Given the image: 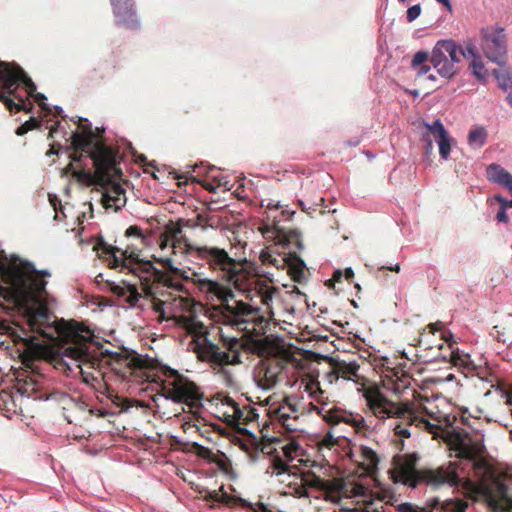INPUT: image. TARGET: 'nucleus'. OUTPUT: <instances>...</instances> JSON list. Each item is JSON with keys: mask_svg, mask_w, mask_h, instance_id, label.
<instances>
[{"mask_svg": "<svg viewBox=\"0 0 512 512\" xmlns=\"http://www.w3.org/2000/svg\"><path fill=\"white\" fill-rule=\"evenodd\" d=\"M458 55L459 59L461 57L467 58L472 57V59L479 55L475 44L472 41L465 42L464 48L458 46Z\"/></svg>", "mask_w": 512, "mask_h": 512, "instance_id": "43", "label": "nucleus"}, {"mask_svg": "<svg viewBox=\"0 0 512 512\" xmlns=\"http://www.w3.org/2000/svg\"><path fill=\"white\" fill-rule=\"evenodd\" d=\"M305 391L310 397L314 398L315 401L322 406L329 403V399L325 396V390L320 386V382L317 379H311L305 384Z\"/></svg>", "mask_w": 512, "mask_h": 512, "instance_id": "32", "label": "nucleus"}, {"mask_svg": "<svg viewBox=\"0 0 512 512\" xmlns=\"http://www.w3.org/2000/svg\"><path fill=\"white\" fill-rule=\"evenodd\" d=\"M487 138V132L483 127H476L472 129L468 134V142L470 145H477L482 147Z\"/></svg>", "mask_w": 512, "mask_h": 512, "instance_id": "37", "label": "nucleus"}, {"mask_svg": "<svg viewBox=\"0 0 512 512\" xmlns=\"http://www.w3.org/2000/svg\"><path fill=\"white\" fill-rule=\"evenodd\" d=\"M470 69L478 80H480L482 82L486 81L485 73H484V64L481 60L480 55H478L472 59V62L470 64Z\"/></svg>", "mask_w": 512, "mask_h": 512, "instance_id": "39", "label": "nucleus"}, {"mask_svg": "<svg viewBox=\"0 0 512 512\" xmlns=\"http://www.w3.org/2000/svg\"><path fill=\"white\" fill-rule=\"evenodd\" d=\"M222 346L220 347L208 339L198 345L203 358L219 366L239 364L241 363V351L253 352L255 350V342L244 341L236 337L222 336Z\"/></svg>", "mask_w": 512, "mask_h": 512, "instance_id": "10", "label": "nucleus"}, {"mask_svg": "<svg viewBox=\"0 0 512 512\" xmlns=\"http://www.w3.org/2000/svg\"><path fill=\"white\" fill-rule=\"evenodd\" d=\"M441 340L443 341L441 344H439L438 346V354L434 356V359L436 360H442L443 361V358H442V355L443 354H448V351H447V341L446 340H449V341H454L453 340V335L448 332V335L446 333H442L441 335Z\"/></svg>", "mask_w": 512, "mask_h": 512, "instance_id": "46", "label": "nucleus"}, {"mask_svg": "<svg viewBox=\"0 0 512 512\" xmlns=\"http://www.w3.org/2000/svg\"><path fill=\"white\" fill-rule=\"evenodd\" d=\"M196 250L197 259L216 276V279L202 277L197 272H193L190 279L202 292L213 294L221 300L216 310L218 321L240 330H248L247 324H262L265 321L259 307H253L243 301L229 304V299L234 297L233 291L220 281L243 292L251 301L259 298L265 307L264 313L273 315L272 301L278 289L273 286L270 279L259 276L246 258L234 257L225 247L209 243Z\"/></svg>", "mask_w": 512, "mask_h": 512, "instance_id": "1", "label": "nucleus"}, {"mask_svg": "<svg viewBox=\"0 0 512 512\" xmlns=\"http://www.w3.org/2000/svg\"><path fill=\"white\" fill-rule=\"evenodd\" d=\"M233 414L229 417L232 418L230 421L235 425H247L258 418L257 410L251 406L240 407L237 403H232Z\"/></svg>", "mask_w": 512, "mask_h": 512, "instance_id": "27", "label": "nucleus"}, {"mask_svg": "<svg viewBox=\"0 0 512 512\" xmlns=\"http://www.w3.org/2000/svg\"><path fill=\"white\" fill-rule=\"evenodd\" d=\"M422 8L420 4H416L408 8L406 18L408 22H413L421 14Z\"/></svg>", "mask_w": 512, "mask_h": 512, "instance_id": "49", "label": "nucleus"}, {"mask_svg": "<svg viewBox=\"0 0 512 512\" xmlns=\"http://www.w3.org/2000/svg\"><path fill=\"white\" fill-rule=\"evenodd\" d=\"M203 244L191 243L189 239L181 234L176 240L171 243V248L175 253L176 249H179L181 253L197 258V250L202 248Z\"/></svg>", "mask_w": 512, "mask_h": 512, "instance_id": "31", "label": "nucleus"}, {"mask_svg": "<svg viewBox=\"0 0 512 512\" xmlns=\"http://www.w3.org/2000/svg\"><path fill=\"white\" fill-rule=\"evenodd\" d=\"M278 382L277 372L270 367H264L259 371L258 385L265 389H272Z\"/></svg>", "mask_w": 512, "mask_h": 512, "instance_id": "33", "label": "nucleus"}, {"mask_svg": "<svg viewBox=\"0 0 512 512\" xmlns=\"http://www.w3.org/2000/svg\"><path fill=\"white\" fill-rule=\"evenodd\" d=\"M308 411H313L316 414L322 416L323 419L330 425L345 423L352 426L356 432H362L367 429L366 421L362 415L354 414L339 407L325 410L323 407H319L310 402L308 405Z\"/></svg>", "mask_w": 512, "mask_h": 512, "instance_id": "17", "label": "nucleus"}, {"mask_svg": "<svg viewBox=\"0 0 512 512\" xmlns=\"http://www.w3.org/2000/svg\"><path fill=\"white\" fill-rule=\"evenodd\" d=\"M121 176L122 172L120 174H113L107 182L99 184V186L104 189L102 203L106 209L110 208L114 211H118L126 204L125 189L121 184L112 181L113 178H120ZM93 185H98V183H94Z\"/></svg>", "mask_w": 512, "mask_h": 512, "instance_id": "20", "label": "nucleus"}, {"mask_svg": "<svg viewBox=\"0 0 512 512\" xmlns=\"http://www.w3.org/2000/svg\"><path fill=\"white\" fill-rule=\"evenodd\" d=\"M298 449V445L295 443H290L285 445L282 450L285 457H287L289 460L293 459V453Z\"/></svg>", "mask_w": 512, "mask_h": 512, "instance_id": "51", "label": "nucleus"}, {"mask_svg": "<svg viewBox=\"0 0 512 512\" xmlns=\"http://www.w3.org/2000/svg\"><path fill=\"white\" fill-rule=\"evenodd\" d=\"M112 6L115 22L127 29H136L140 26L134 0H109Z\"/></svg>", "mask_w": 512, "mask_h": 512, "instance_id": "21", "label": "nucleus"}, {"mask_svg": "<svg viewBox=\"0 0 512 512\" xmlns=\"http://www.w3.org/2000/svg\"><path fill=\"white\" fill-rule=\"evenodd\" d=\"M386 270H390V271H394V272L398 273L400 271V264L397 263L394 266H381L379 268V272L386 271Z\"/></svg>", "mask_w": 512, "mask_h": 512, "instance_id": "60", "label": "nucleus"}, {"mask_svg": "<svg viewBox=\"0 0 512 512\" xmlns=\"http://www.w3.org/2000/svg\"><path fill=\"white\" fill-rule=\"evenodd\" d=\"M417 457L409 454L403 457L397 466L400 481L410 487H416L419 484H426L433 488H439L444 485L452 486L458 483V463L449 462L446 466L437 469H416Z\"/></svg>", "mask_w": 512, "mask_h": 512, "instance_id": "8", "label": "nucleus"}, {"mask_svg": "<svg viewBox=\"0 0 512 512\" xmlns=\"http://www.w3.org/2000/svg\"><path fill=\"white\" fill-rule=\"evenodd\" d=\"M461 486L466 492L469 494H477L480 492V487L471 479L467 478L464 481L459 477V481L457 484L452 485L451 487H459Z\"/></svg>", "mask_w": 512, "mask_h": 512, "instance_id": "45", "label": "nucleus"}, {"mask_svg": "<svg viewBox=\"0 0 512 512\" xmlns=\"http://www.w3.org/2000/svg\"><path fill=\"white\" fill-rule=\"evenodd\" d=\"M430 62L441 77L452 79L458 73L460 62L456 42L439 40L432 49Z\"/></svg>", "mask_w": 512, "mask_h": 512, "instance_id": "12", "label": "nucleus"}, {"mask_svg": "<svg viewBox=\"0 0 512 512\" xmlns=\"http://www.w3.org/2000/svg\"><path fill=\"white\" fill-rule=\"evenodd\" d=\"M496 219L499 222L507 223L509 221V217L506 213V210L500 207V210L498 211L496 215Z\"/></svg>", "mask_w": 512, "mask_h": 512, "instance_id": "57", "label": "nucleus"}, {"mask_svg": "<svg viewBox=\"0 0 512 512\" xmlns=\"http://www.w3.org/2000/svg\"><path fill=\"white\" fill-rule=\"evenodd\" d=\"M438 145H439V153L440 156L446 160L450 154L451 151V141L452 139L446 135L443 138L437 139Z\"/></svg>", "mask_w": 512, "mask_h": 512, "instance_id": "44", "label": "nucleus"}, {"mask_svg": "<svg viewBox=\"0 0 512 512\" xmlns=\"http://www.w3.org/2000/svg\"><path fill=\"white\" fill-rule=\"evenodd\" d=\"M173 300L175 302L178 301L179 302V306H182L186 310H189V311L191 310V307L193 306V304H192L190 299L182 297L181 295H179L178 297L173 298Z\"/></svg>", "mask_w": 512, "mask_h": 512, "instance_id": "54", "label": "nucleus"}, {"mask_svg": "<svg viewBox=\"0 0 512 512\" xmlns=\"http://www.w3.org/2000/svg\"><path fill=\"white\" fill-rule=\"evenodd\" d=\"M493 200L500 204V207L507 210L508 208H512V199L507 200L503 196L497 194L493 197Z\"/></svg>", "mask_w": 512, "mask_h": 512, "instance_id": "52", "label": "nucleus"}, {"mask_svg": "<svg viewBox=\"0 0 512 512\" xmlns=\"http://www.w3.org/2000/svg\"><path fill=\"white\" fill-rule=\"evenodd\" d=\"M158 262L168 271H177V269L173 265V260L171 258H161L158 260Z\"/></svg>", "mask_w": 512, "mask_h": 512, "instance_id": "55", "label": "nucleus"}, {"mask_svg": "<svg viewBox=\"0 0 512 512\" xmlns=\"http://www.w3.org/2000/svg\"><path fill=\"white\" fill-rule=\"evenodd\" d=\"M480 47L490 61L500 66L506 64L507 43L502 28L487 27L482 29Z\"/></svg>", "mask_w": 512, "mask_h": 512, "instance_id": "13", "label": "nucleus"}, {"mask_svg": "<svg viewBox=\"0 0 512 512\" xmlns=\"http://www.w3.org/2000/svg\"><path fill=\"white\" fill-rule=\"evenodd\" d=\"M161 383L162 395L175 403L184 404L189 412L197 416L203 408L204 393L190 379L176 370L167 369Z\"/></svg>", "mask_w": 512, "mask_h": 512, "instance_id": "9", "label": "nucleus"}, {"mask_svg": "<svg viewBox=\"0 0 512 512\" xmlns=\"http://www.w3.org/2000/svg\"><path fill=\"white\" fill-rule=\"evenodd\" d=\"M276 232L275 238L277 243L284 249H288V252H300L303 250L304 245L302 242L301 234L297 230H284L279 228L277 223H273Z\"/></svg>", "mask_w": 512, "mask_h": 512, "instance_id": "23", "label": "nucleus"}, {"mask_svg": "<svg viewBox=\"0 0 512 512\" xmlns=\"http://www.w3.org/2000/svg\"><path fill=\"white\" fill-rule=\"evenodd\" d=\"M423 141L426 142V145H425V154L426 155H430L433 151V143H432V140L429 138L428 135H424L423 136Z\"/></svg>", "mask_w": 512, "mask_h": 512, "instance_id": "56", "label": "nucleus"}, {"mask_svg": "<svg viewBox=\"0 0 512 512\" xmlns=\"http://www.w3.org/2000/svg\"><path fill=\"white\" fill-rule=\"evenodd\" d=\"M326 359L329 362V371L325 373L324 379L328 382V384L337 383L339 380V375L335 365V359L332 357H326Z\"/></svg>", "mask_w": 512, "mask_h": 512, "instance_id": "41", "label": "nucleus"}, {"mask_svg": "<svg viewBox=\"0 0 512 512\" xmlns=\"http://www.w3.org/2000/svg\"><path fill=\"white\" fill-rule=\"evenodd\" d=\"M58 126H59V122H57L55 125L51 126L50 131L48 133V139L53 138V135L57 131Z\"/></svg>", "mask_w": 512, "mask_h": 512, "instance_id": "64", "label": "nucleus"}, {"mask_svg": "<svg viewBox=\"0 0 512 512\" xmlns=\"http://www.w3.org/2000/svg\"><path fill=\"white\" fill-rule=\"evenodd\" d=\"M193 446L198 456L206 459L210 463L216 464L217 467L224 473H227L231 468L230 461L227 459L224 453L216 454L209 448L204 447L198 443H194Z\"/></svg>", "mask_w": 512, "mask_h": 512, "instance_id": "24", "label": "nucleus"}, {"mask_svg": "<svg viewBox=\"0 0 512 512\" xmlns=\"http://www.w3.org/2000/svg\"><path fill=\"white\" fill-rule=\"evenodd\" d=\"M290 466L286 461L282 459L281 456L275 455L272 457L270 465L266 469V474L270 476H276L281 477L285 476L288 478H294L295 480H298V477L291 473Z\"/></svg>", "mask_w": 512, "mask_h": 512, "instance_id": "28", "label": "nucleus"}, {"mask_svg": "<svg viewBox=\"0 0 512 512\" xmlns=\"http://www.w3.org/2000/svg\"><path fill=\"white\" fill-rule=\"evenodd\" d=\"M79 131L72 133L70 162L63 169V175L70 174L77 182L91 186L103 184L111 175L120 174L118 148L108 146L103 141L104 128L94 131L87 119H79Z\"/></svg>", "mask_w": 512, "mask_h": 512, "instance_id": "3", "label": "nucleus"}, {"mask_svg": "<svg viewBox=\"0 0 512 512\" xmlns=\"http://www.w3.org/2000/svg\"><path fill=\"white\" fill-rule=\"evenodd\" d=\"M204 500L229 505L234 500V497L227 494L224 487L221 486L219 490L207 491Z\"/></svg>", "mask_w": 512, "mask_h": 512, "instance_id": "35", "label": "nucleus"}, {"mask_svg": "<svg viewBox=\"0 0 512 512\" xmlns=\"http://www.w3.org/2000/svg\"><path fill=\"white\" fill-rule=\"evenodd\" d=\"M373 416L394 431L400 438H410L416 433L426 431L437 434L439 425L431 423L426 416L427 409L413 401H393L379 388L369 387L363 394Z\"/></svg>", "mask_w": 512, "mask_h": 512, "instance_id": "5", "label": "nucleus"}, {"mask_svg": "<svg viewBox=\"0 0 512 512\" xmlns=\"http://www.w3.org/2000/svg\"><path fill=\"white\" fill-rule=\"evenodd\" d=\"M486 174L490 181L505 187L512 195V174L495 163L487 167Z\"/></svg>", "mask_w": 512, "mask_h": 512, "instance_id": "26", "label": "nucleus"}, {"mask_svg": "<svg viewBox=\"0 0 512 512\" xmlns=\"http://www.w3.org/2000/svg\"><path fill=\"white\" fill-rule=\"evenodd\" d=\"M47 271H38L28 261L6 265L0 262V299L12 307L27 313V325L31 332L45 335L44 324L49 320L48 310L43 305L46 295ZM3 307V304L0 303Z\"/></svg>", "mask_w": 512, "mask_h": 512, "instance_id": "4", "label": "nucleus"}, {"mask_svg": "<svg viewBox=\"0 0 512 512\" xmlns=\"http://www.w3.org/2000/svg\"><path fill=\"white\" fill-rule=\"evenodd\" d=\"M61 145L59 143H54L50 146V149L46 152L47 157H51L53 155H58Z\"/></svg>", "mask_w": 512, "mask_h": 512, "instance_id": "58", "label": "nucleus"}, {"mask_svg": "<svg viewBox=\"0 0 512 512\" xmlns=\"http://www.w3.org/2000/svg\"><path fill=\"white\" fill-rule=\"evenodd\" d=\"M209 217L203 214H198L195 222L192 224L190 220H186L185 227L195 228L201 227L205 229L208 226Z\"/></svg>", "mask_w": 512, "mask_h": 512, "instance_id": "47", "label": "nucleus"}, {"mask_svg": "<svg viewBox=\"0 0 512 512\" xmlns=\"http://www.w3.org/2000/svg\"><path fill=\"white\" fill-rule=\"evenodd\" d=\"M170 242L172 243V241L170 239H168V237H166L165 234H163V233L160 234L159 246H160L161 249H165L169 245L171 246Z\"/></svg>", "mask_w": 512, "mask_h": 512, "instance_id": "59", "label": "nucleus"}, {"mask_svg": "<svg viewBox=\"0 0 512 512\" xmlns=\"http://www.w3.org/2000/svg\"><path fill=\"white\" fill-rule=\"evenodd\" d=\"M343 483L340 480H323L320 491H324L332 499L333 493H338L343 489Z\"/></svg>", "mask_w": 512, "mask_h": 512, "instance_id": "38", "label": "nucleus"}, {"mask_svg": "<svg viewBox=\"0 0 512 512\" xmlns=\"http://www.w3.org/2000/svg\"><path fill=\"white\" fill-rule=\"evenodd\" d=\"M300 414L297 398L292 395L284 397L276 407L269 409L270 419L289 433L299 431Z\"/></svg>", "mask_w": 512, "mask_h": 512, "instance_id": "15", "label": "nucleus"}, {"mask_svg": "<svg viewBox=\"0 0 512 512\" xmlns=\"http://www.w3.org/2000/svg\"><path fill=\"white\" fill-rule=\"evenodd\" d=\"M131 274L140 279L143 290L151 296L159 293L161 287L177 292L184 290V286L179 280L157 269L151 261H142Z\"/></svg>", "mask_w": 512, "mask_h": 512, "instance_id": "11", "label": "nucleus"}, {"mask_svg": "<svg viewBox=\"0 0 512 512\" xmlns=\"http://www.w3.org/2000/svg\"><path fill=\"white\" fill-rule=\"evenodd\" d=\"M20 85H23L27 98L33 97L44 111H50L45 103V95L36 92L35 83L25 71L16 63L0 60V102L11 112H30L33 105L30 102L27 105L25 98L17 93Z\"/></svg>", "mask_w": 512, "mask_h": 512, "instance_id": "6", "label": "nucleus"}, {"mask_svg": "<svg viewBox=\"0 0 512 512\" xmlns=\"http://www.w3.org/2000/svg\"><path fill=\"white\" fill-rule=\"evenodd\" d=\"M446 341L448 354L442 355L443 361L450 362L464 371L473 372L476 369V365L472 361L471 356L467 353L461 352L457 348V343L455 341Z\"/></svg>", "mask_w": 512, "mask_h": 512, "instance_id": "22", "label": "nucleus"}, {"mask_svg": "<svg viewBox=\"0 0 512 512\" xmlns=\"http://www.w3.org/2000/svg\"><path fill=\"white\" fill-rule=\"evenodd\" d=\"M504 396L506 398V405L512 408V394L508 391H504Z\"/></svg>", "mask_w": 512, "mask_h": 512, "instance_id": "63", "label": "nucleus"}, {"mask_svg": "<svg viewBox=\"0 0 512 512\" xmlns=\"http://www.w3.org/2000/svg\"><path fill=\"white\" fill-rule=\"evenodd\" d=\"M343 275L348 282H352V279L354 278V271L352 270V268H347L344 271Z\"/></svg>", "mask_w": 512, "mask_h": 512, "instance_id": "61", "label": "nucleus"}, {"mask_svg": "<svg viewBox=\"0 0 512 512\" xmlns=\"http://www.w3.org/2000/svg\"><path fill=\"white\" fill-rule=\"evenodd\" d=\"M429 71H430V66L422 64V65H420V68H419V71H418V75H425Z\"/></svg>", "mask_w": 512, "mask_h": 512, "instance_id": "62", "label": "nucleus"}, {"mask_svg": "<svg viewBox=\"0 0 512 512\" xmlns=\"http://www.w3.org/2000/svg\"><path fill=\"white\" fill-rule=\"evenodd\" d=\"M212 179L215 182V185L208 181H205L203 184V187L210 192H215L218 187L223 185V183H222L223 177L217 175V176H212Z\"/></svg>", "mask_w": 512, "mask_h": 512, "instance_id": "50", "label": "nucleus"}, {"mask_svg": "<svg viewBox=\"0 0 512 512\" xmlns=\"http://www.w3.org/2000/svg\"><path fill=\"white\" fill-rule=\"evenodd\" d=\"M299 479V484L295 482V494L298 497L308 496L307 488H315L317 490H321L323 480L321 477L317 476L313 471L309 470L303 472Z\"/></svg>", "mask_w": 512, "mask_h": 512, "instance_id": "25", "label": "nucleus"}, {"mask_svg": "<svg viewBox=\"0 0 512 512\" xmlns=\"http://www.w3.org/2000/svg\"><path fill=\"white\" fill-rule=\"evenodd\" d=\"M430 60L429 54L426 51H418L412 59V67H417Z\"/></svg>", "mask_w": 512, "mask_h": 512, "instance_id": "48", "label": "nucleus"}, {"mask_svg": "<svg viewBox=\"0 0 512 512\" xmlns=\"http://www.w3.org/2000/svg\"><path fill=\"white\" fill-rule=\"evenodd\" d=\"M185 220L179 219L178 221L170 220L164 227L163 234L168 237L172 242L176 240L183 232Z\"/></svg>", "mask_w": 512, "mask_h": 512, "instance_id": "34", "label": "nucleus"}, {"mask_svg": "<svg viewBox=\"0 0 512 512\" xmlns=\"http://www.w3.org/2000/svg\"><path fill=\"white\" fill-rule=\"evenodd\" d=\"M41 126V121L31 117L29 120L21 124L15 131L18 136H23L31 130L38 129Z\"/></svg>", "mask_w": 512, "mask_h": 512, "instance_id": "40", "label": "nucleus"}, {"mask_svg": "<svg viewBox=\"0 0 512 512\" xmlns=\"http://www.w3.org/2000/svg\"><path fill=\"white\" fill-rule=\"evenodd\" d=\"M452 448L455 451L456 457L471 461L474 470L486 471L488 469L486 461L481 457L483 446L478 441L458 437L454 441Z\"/></svg>", "mask_w": 512, "mask_h": 512, "instance_id": "19", "label": "nucleus"}, {"mask_svg": "<svg viewBox=\"0 0 512 512\" xmlns=\"http://www.w3.org/2000/svg\"><path fill=\"white\" fill-rule=\"evenodd\" d=\"M111 292L118 297L124 298L126 303L130 306H136L141 298L140 293L133 285H113L111 287Z\"/></svg>", "mask_w": 512, "mask_h": 512, "instance_id": "30", "label": "nucleus"}, {"mask_svg": "<svg viewBox=\"0 0 512 512\" xmlns=\"http://www.w3.org/2000/svg\"><path fill=\"white\" fill-rule=\"evenodd\" d=\"M426 127L430 134H432L436 139L443 138L448 135L444 125L440 120L434 121L432 124H426Z\"/></svg>", "mask_w": 512, "mask_h": 512, "instance_id": "42", "label": "nucleus"}, {"mask_svg": "<svg viewBox=\"0 0 512 512\" xmlns=\"http://www.w3.org/2000/svg\"><path fill=\"white\" fill-rule=\"evenodd\" d=\"M342 277H344L343 275V272L341 270H336L334 273H333V276L331 279L327 280L326 282V286L328 288H334V284L335 282H340Z\"/></svg>", "mask_w": 512, "mask_h": 512, "instance_id": "53", "label": "nucleus"}, {"mask_svg": "<svg viewBox=\"0 0 512 512\" xmlns=\"http://www.w3.org/2000/svg\"><path fill=\"white\" fill-rule=\"evenodd\" d=\"M166 303L167 301H162L153 297V309L158 314V320L160 322L164 320H173L177 326L186 330L188 334L197 338H203V343L205 342V339H208L207 327L201 321L197 320L196 316L168 315L165 310Z\"/></svg>", "mask_w": 512, "mask_h": 512, "instance_id": "14", "label": "nucleus"}, {"mask_svg": "<svg viewBox=\"0 0 512 512\" xmlns=\"http://www.w3.org/2000/svg\"><path fill=\"white\" fill-rule=\"evenodd\" d=\"M260 259L263 264H271L277 268H286L291 278L301 283L305 278L306 265L299 255L295 252H283V255H273L269 251H262Z\"/></svg>", "mask_w": 512, "mask_h": 512, "instance_id": "16", "label": "nucleus"}, {"mask_svg": "<svg viewBox=\"0 0 512 512\" xmlns=\"http://www.w3.org/2000/svg\"><path fill=\"white\" fill-rule=\"evenodd\" d=\"M493 75L497 79L499 87L504 90L505 92H508L509 90L512 91V75L507 70H493Z\"/></svg>", "mask_w": 512, "mask_h": 512, "instance_id": "36", "label": "nucleus"}, {"mask_svg": "<svg viewBox=\"0 0 512 512\" xmlns=\"http://www.w3.org/2000/svg\"><path fill=\"white\" fill-rule=\"evenodd\" d=\"M339 379L357 382L359 379V364L355 361L346 362L344 360L335 359Z\"/></svg>", "mask_w": 512, "mask_h": 512, "instance_id": "29", "label": "nucleus"}, {"mask_svg": "<svg viewBox=\"0 0 512 512\" xmlns=\"http://www.w3.org/2000/svg\"><path fill=\"white\" fill-rule=\"evenodd\" d=\"M63 341L67 344L63 354L80 364L81 374L86 383L101 384L104 373L102 369L109 367L122 380H130L141 374L146 367V360L139 356L113 353L104 355L101 347L93 341V333L76 322L67 323L60 330Z\"/></svg>", "mask_w": 512, "mask_h": 512, "instance_id": "2", "label": "nucleus"}, {"mask_svg": "<svg viewBox=\"0 0 512 512\" xmlns=\"http://www.w3.org/2000/svg\"><path fill=\"white\" fill-rule=\"evenodd\" d=\"M468 502L459 498L441 501L439 498H432L427 501L426 507H418L412 503H401L396 507L397 512H433V509H440L443 512H466Z\"/></svg>", "mask_w": 512, "mask_h": 512, "instance_id": "18", "label": "nucleus"}, {"mask_svg": "<svg viewBox=\"0 0 512 512\" xmlns=\"http://www.w3.org/2000/svg\"><path fill=\"white\" fill-rule=\"evenodd\" d=\"M124 235L128 239L137 240V243H127L125 248L122 249L100 239L95 244L94 250L99 258L107 263L109 268L132 273L144 261L139 256L146 248L150 234H145L137 225H131L126 229Z\"/></svg>", "mask_w": 512, "mask_h": 512, "instance_id": "7", "label": "nucleus"}]
</instances>
